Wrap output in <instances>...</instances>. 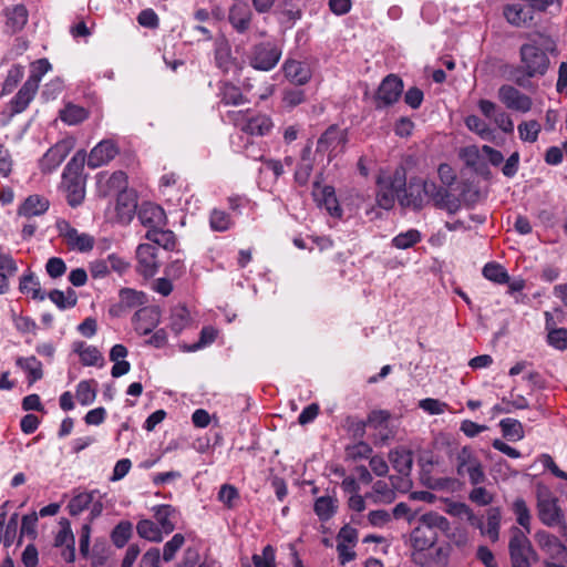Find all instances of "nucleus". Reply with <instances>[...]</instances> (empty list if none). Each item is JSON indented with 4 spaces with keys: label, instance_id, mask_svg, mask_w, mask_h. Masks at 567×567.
Here are the masks:
<instances>
[{
    "label": "nucleus",
    "instance_id": "nucleus-1",
    "mask_svg": "<svg viewBox=\"0 0 567 567\" xmlns=\"http://www.w3.org/2000/svg\"><path fill=\"white\" fill-rule=\"evenodd\" d=\"M557 53L556 42L548 35L537 34L519 48V64L515 82L525 86V80L538 79L546 75L550 69V55Z\"/></svg>",
    "mask_w": 567,
    "mask_h": 567
},
{
    "label": "nucleus",
    "instance_id": "nucleus-2",
    "mask_svg": "<svg viewBox=\"0 0 567 567\" xmlns=\"http://www.w3.org/2000/svg\"><path fill=\"white\" fill-rule=\"evenodd\" d=\"M439 535L429 527H415L410 534L411 560L420 567H447L450 545H437Z\"/></svg>",
    "mask_w": 567,
    "mask_h": 567
},
{
    "label": "nucleus",
    "instance_id": "nucleus-3",
    "mask_svg": "<svg viewBox=\"0 0 567 567\" xmlns=\"http://www.w3.org/2000/svg\"><path fill=\"white\" fill-rule=\"evenodd\" d=\"M86 154L79 151L64 167L61 187L71 207L80 206L85 198V176L83 168Z\"/></svg>",
    "mask_w": 567,
    "mask_h": 567
},
{
    "label": "nucleus",
    "instance_id": "nucleus-4",
    "mask_svg": "<svg viewBox=\"0 0 567 567\" xmlns=\"http://www.w3.org/2000/svg\"><path fill=\"white\" fill-rule=\"evenodd\" d=\"M405 186L406 174L403 167H398L393 172L381 171L377 178V204L383 209H391Z\"/></svg>",
    "mask_w": 567,
    "mask_h": 567
},
{
    "label": "nucleus",
    "instance_id": "nucleus-5",
    "mask_svg": "<svg viewBox=\"0 0 567 567\" xmlns=\"http://www.w3.org/2000/svg\"><path fill=\"white\" fill-rule=\"evenodd\" d=\"M512 567H530L538 560V555L527 535L518 527L512 528L508 544Z\"/></svg>",
    "mask_w": 567,
    "mask_h": 567
},
{
    "label": "nucleus",
    "instance_id": "nucleus-6",
    "mask_svg": "<svg viewBox=\"0 0 567 567\" xmlns=\"http://www.w3.org/2000/svg\"><path fill=\"white\" fill-rule=\"evenodd\" d=\"M55 228L68 248L73 251L87 252L94 247L95 239L87 233H80L65 219H58Z\"/></svg>",
    "mask_w": 567,
    "mask_h": 567
},
{
    "label": "nucleus",
    "instance_id": "nucleus-7",
    "mask_svg": "<svg viewBox=\"0 0 567 567\" xmlns=\"http://www.w3.org/2000/svg\"><path fill=\"white\" fill-rule=\"evenodd\" d=\"M456 471L460 476H468L471 484L484 483L483 465L470 446H463L456 455Z\"/></svg>",
    "mask_w": 567,
    "mask_h": 567
},
{
    "label": "nucleus",
    "instance_id": "nucleus-8",
    "mask_svg": "<svg viewBox=\"0 0 567 567\" xmlns=\"http://www.w3.org/2000/svg\"><path fill=\"white\" fill-rule=\"evenodd\" d=\"M227 117L236 126H240V130L244 133H247L249 135H255V136L267 135L274 126L271 118L264 114L251 116V117L247 118L246 121H244V117H245L244 114L228 112Z\"/></svg>",
    "mask_w": 567,
    "mask_h": 567
},
{
    "label": "nucleus",
    "instance_id": "nucleus-9",
    "mask_svg": "<svg viewBox=\"0 0 567 567\" xmlns=\"http://www.w3.org/2000/svg\"><path fill=\"white\" fill-rule=\"evenodd\" d=\"M422 184L425 199H431L435 207L445 209L450 214H454L460 209V200L454 198L446 188L439 186L433 181L422 179Z\"/></svg>",
    "mask_w": 567,
    "mask_h": 567
},
{
    "label": "nucleus",
    "instance_id": "nucleus-10",
    "mask_svg": "<svg viewBox=\"0 0 567 567\" xmlns=\"http://www.w3.org/2000/svg\"><path fill=\"white\" fill-rule=\"evenodd\" d=\"M497 97L506 109L514 112L528 113L533 109L532 97L509 84L498 89Z\"/></svg>",
    "mask_w": 567,
    "mask_h": 567
},
{
    "label": "nucleus",
    "instance_id": "nucleus-11",
    "mask_svg": "<svg viewBox=\"0 0 567 567\" xmlns=\"http://www.w3.org/2000/svg\"><path fill=\"white\" fill-rule=\"evenodd\" d=\"M281 50L270 42L260 43L254 47L250 64L254 69L260 71H269L279 62Z\"/></svg>",
    "mask_w": 567,
    "mask_h": 567
},
{
    "label": "nucleus",
    "instance_id": "nucleus-12",
    "mask_svg": "<svg viewBox=\"0 0 567 567\" xmlns=\"http://www.w3.org/2000/svg\"><path fill=\"white\" fill-rule=\"evenodd\" d=\"M402 91L403 82L399 76L394 74L385 76L379 85L375 94L377 109L386 107L398 102Z\"/></svg>",
    "mask_w": 567,
    "mask_h": 567
},
{
    "label": "nucleus",
    "instance_id": "nucleus-13",
    "mask_svg": "<svg viewBox=\"0 0 567 567\" xmlns=\"http://www.w3.org/2000/svg\"><path fill=\"white\" fill-rule=\"evenodd\" d=\"M535 540L540 550L550 559L549 561H567V547L557 536L546 530H538L535 534Z\"/></svg>",
    "mask_w": 567,
    "mask_h": 567
},
{
    "label": "nucleus",
    "instance_id": "nucleus-14",
    "mask_svg": "<svg viewBox=\"0 0 567 567\" xmlns=\"http://www.w3.org/2000/svg\"><path fill=\"white\" fill-rule=\"evenodd\" d=\"M73 143L70 140H62L50 147L40 159V169L43 173H51L56 169L60 164L65 159L71 150Z\"/></svg>",
    "mask_w": 567,
    "mask_h": 567
},
{
    "label": "nucleus",
    "instance_id": "nucleus-15",
    "mask_svg": "<svg viewBox=\"0 0 567 567\" xmlns=\"http://www.w3.org/2000/svg\"><path fill=\"white\" fill-rule=\"evenodd\" d=\"M157 249L151 244H140L136 249L137 272L145 278L155 276L159 268Z\"/></svg>",
    "mask_w": 567,
    "mask_h": 567
},
{
    "label": "nucleus",
    "instance_id": "nucleus-16",
    "mask_svg": "<svg viewBox=\"0 0 567 567\" xmlns=\"http://www.w3.org/2000/svg\"><path fill=\"white\" fill-rule=\"evenodd\" d=\"M346 142V132L339 128L337 125H331L319 137L317 143V152L328 153L329 161H331L332 155L336 154L339 148L342 150Z\"/></svg>",
    "mask_w": 567,
    "mask_h": 567
},
{
    "label": "nucleus",
    "instance_id": "nucleus-17",
    "mask_svg": "<svg viewBox=\"0 0 567 567\" xmlns=\"http://www.w3.org/2000/svg\"><path fill=\"white\" fill-rule=\"evenodd\" d=\"M538 517L540 522L549 527L557 526L563 520V514L557 505V499L550 493L538 495Z\"/></svg>",
    "mask_w": 567,
    "mask_h": 567
},
{
    "label": "nucleus",
    "instance_id": "nucleus-18",
    "mask_svg": "<svg viewBox=\"0 0 567 567\" xmlns=\"http://www.w3.org/2000/svg\"><path fill=\"white\" fill-rule=\"evenodd\" d=\"M312 196L319 207L324 208L331 216L340 217L342 210L339 206L334 188L329 185L313 183Z\"/></svg>",
    "mask_w": 567,
    "mask_h": 567
},
{
    "label": "nucleus",
    "instance_id": "nucleus-19",
    "mask_svg": "<svg viewBox=\"0 0 567 567\" xmlns=\"http://www.w3.org/2000/svg\"><path fill=\"white\" fill-rule=\"evenodd\" d=\"M118 146L112 140H102L87 155V166L97 168L110 163L117 154Z\"/></svg>",
    "mask_w": 567,
    "mask_h": 567
},
{
    "label": "nucleus",
    "instance_id": "nucleus-20",
    "mask_svg": "<svg viewBox=\"0 0 567 567\" xmlns=\"http://www.w3.org/2000/svg\"><path fill=\"white\" fill-rule=\"evenodd\" d=\"M29 12L23 4H13L3 10V31L9 34L20 32L27 24Z\"/></svg>",
    "mask_w": 567,
    "mask_h": 567
},
{
    "label": "nucleus",
    "instance_id": "nucleus-21",
    "mask_svg": "<svg viewBox=\"0 0 567 567\" xmlns=\"http://www.w3.org/2000/svg\"><path fill=\"white\" fill-rule=\"evenodd\" d=\"M161 313L157 307H143L133 317V326L140 334H148L159 323Z\"/></svg>",
    "mask_w": 567,
    "mask_h": 567
},
{
    "label": "nucleus",
    "instance_id": "nucleus-22",
    "mask_svg": "<svg viewBox=\"0 0 567 567\" xmlns=\"http://www.w3.org/2000/svg\"><path fill=\"white\" fill-rule=\"evenodd\" d=\"M138 219L148 229H158L167 225L165 210L154 203H145L141 206Z\"/></svg>",
    "mask_w": 567,
    "mask_h": 567
},
{
    "label": "nucleus",
    "instance_id": "nucleus-23",
    "mask_svg": "<svg viewBox=\"0 0 567 567\" xmlns=\"http://www.w3.org/2000/svg\"><path fill=\"white\" fill-rule=\"evenodd\" d=\"M74 544L75 540L70 522L68 519H62L60 522V530L54 537V546L63 547L61 555L66 563H73L75 559Z\"/></svg>",
    "mask_w": 567,
    "mask_h": 567
},
{
    "label": "nucleus",
    "instance_id": "nucleus-24",
    "mask_svg": "<svg viewBox=\"0 0 567 567\" xmlns=\"http://www.w3.org/2000/svg\"><path fill=\"white\" fill-rule=\"evenodd\" d=\"M145 301L146 296L144 292L131 288L121 289L118 293V303L111 307L110 313L113 316H121L128 309L144 305Z\"/></svg>",
    "mask_w": 567,
    "mask_h": 567
},
{
    "label": "nucleus",
    "instance_id": "nucleus-25",
    "mask_svg": "<svg viewBox=\"0 0 567 567\" xmlns=\"http://www.w3.org/2000/svg\"><path fill=\"white\" fill-rule=\"evenodd\" d=\"M449 543L442 545H450L451 551L456 549L461 554H467L473 547L474 536L465 526H456L445 532Z\"/></svg>",
    "mask_w": 567,
    "mask_h": 567
},
{
    "label": "nucleus",
    "instance_id": "nucleus-26",
    "mask_svg": "<svg viewBox=\"0 0 567 567\" xmlns=\"http://www.w3.org/2000/svg\"><path fill=\"white\" fill-rule=\"evenodd\" d=\"M152 512L164 535L174 532L178 518V511L174 506L168 504L155 505L152 507Z\"/></svg>",
    "mask_w": 567,
    "mask_h": 567
},
{
    "label": "nucleus",
    "instance_id": "nucleus-27",
    "mask_svg": "<svg viewBox=\"0 0 567 567\" xmlns=\"http://www.w3.org/2000/svg\"><path fill=\"white\" fill-rule=\"evenodd\" d=\"M403 190L404 194L399 198L401 206L411 207L414 210H420L425 206L422 179L411 181L408 188L405 187Z\"/></svg>",
    "mask_w": 567,
    "mask_h": 567
},
{
    "label": "nucleus",
    "instance_id": "nucleus-28",
    "mask_svg": "<svg viewBox=\"0 0 567 567\" xmlns=\"http://www.w3.org/2000/svg\"><path fill=\"white\" fill-rule=\"evenodd\" d=\"M282 70L286 79L295 85H305L312 75L310 68L306 63L296 60H287L282 65Z\"/></svg>",
    "mask_w": 567,
    "mask_h": 567
},
{
    "label": "nucleus",
    "instance_id": "nucleus-29",
    "mask_svg": "<svg viewBox=\"0 0 567 567\" xmlns=\"http://www.w3.org/2000/svg\"><path fill=\"white\" fill-rule=\"evenodd\" d=\"M73 352L80 357V361L85 367H103L104 358L101 351L83 341H75L72 344Z\"/></svg>",
    "mask_w": 567,
    "mask_h": 567
},
{
    "label": "nucleus",
    "instance_id": "nucleus-30",
    "mask_svg": "<svg viewBox=\"0 0 567 567\" xmlns=\"http://www.w3.org/2000/svg\"><path fill=\"white\" fill-rule=\"evenodd\" d=\"M251 17L252 12L245 3H236L229 9V22L239 33H244L249 29Z\"/></svg>",
    "mask_w": 567,
    "mask_h": 567
},
{
    "label": "nucleus",
    "instance_id": "nucleus-31",
    "mask_svg": "<svg viewBox=\"0 0 567 567\" xmlns=\"http://www.w3.org/2000/svg\"><path fill=\"white\" fill-rule=\"evenodd\" d=\"M50 203L39 195H31L21 204L18 214L24 217L39 216L49 209Z\"/></svg>",
    "mask_w": 567,
    "mask_h": 567
},
{
    "label": "nucleus",
    "instance_id": "nucleus-32",
    "mask_svg": "<svg viewBox=\"0 0 567 567\" xmlns=\"http://www.w3.org/2000/svg\"><path fill=\"white\" fill-rule=\"evenodd\" d=\"M38 89L33 81H25L11 101L12 111L14 113L23 112L33 100Z\"/></svg>",
    "mask_w": 567,
    "mask_h": 567
},
{
    "label": "nucleus",
    "instance_id": "nucleus-33",
    "mask_svg": "<svg viewBox=\"0 0 567 567\" xmlns=\"http://www.w3.org/2000/svg\"><path fill=\"white\" fill-rule=\"evenodd\" d=\"M390 462L395 471L402 475H409L413 465L412 452L404 449L398 447L390 452Z\"/></svg>",
    "mask_w": 567,
    "mask_h": 567
},
{
    "label": "nucleus",
    "instance_id": "nucleus-34",
    "mask_svg": "<svg viewBox=\"0 0 567 567\" xmlns=\"http://www.w3.org/2000/svg\"><path fill=\"white\" fill-rule=\"evenodd\" d=\"M476 525L480 528L482 535L487 536L493 543L497 542L499 538V527H501L499 509L498 508L488 509L486 525L484 526L480 519H477Z\"/></svg>",
    "mask_w": 567,
    "mask_h": 567
},
{
    "label": "nucleus",
    "instance_id": "nucleus-35",
    "mask_svg": "<svg viewBox=\"0 0 567 567\" xmlns=\"http://www.w3.org/2000/svg\"><path fill=\"white\" fill-rule=\"evenodd\" d=\"M19 290L24 295H30L34 300H44L45 293L41 289L38 277L29 271L22 275L19 282Z\"/></svg>",
    "mask_w": 567,
    "mask_h": 567
},
{
    "label": "nucleus",
    "instance_id": "nucleus-36",
    "mask_svg": "<svg viewBox=\"0 0 567 567\" xmlns=\"http://www.w3.org/2000/svg\"><path fill=\"white\" fill-rule=\"evenodd\" d=\"M220 102L224 105H243L248 102V99L243 94L240 89L229 82H224L219 86Z\"/></svg>",
    "mask_w": 567,
    "mask_h": 567
},
{
    "label": "nucleus",
    "instance_id": "nucleus-37",
    "mask_svg": "<svg viewBox=\"0 0 567 567\" xmlns=\"http://www.w3.org/2000/svg\"><path fill=\"white\" fill-rule=\"evenodd\" d=\"M16 364L28 374V382L32 384L43 377L42 363L34 355L19 357Z\"/></svg>",
    "mask_w": 567,
    "mask_h": 567
},
{
    "label": "nucleus",
    "instance_id": "nucleus-38",
    "mask_svg": "<svg viewBox=\"0 0 567 567\" xmlns=\"http://www.w3.org/2000/svg\"><path fill=\"white\" fill-rule=\"evenodd\" d=\"M504 17L514 27L526 25L532 20V14L519 3L507 4L504 8Z\"/></svg>",
    "mask_w": 567,
    "mask_h": 567
},
{
    "label": "nucleus",
    "instance_id": "nucleus-39",
    "mask_svg": "<svg viewBox=\"0 0 567 567\" xmlns=\"http://www.w3.org/2000/svg\"><path fill=\"white\" fill-rule=\"evenodd\" d=\"M338 499L332 496H320L316 499L313 511L321 522H327L337 513Z\"/></svg>",
    "mask_w": 567,
    "mask_h": 567
},
{
    "label": "nucleus",
    "instance_id": "nucleus-40",
    "mask_svg": "<svg viewBox=\"0 0 567 567\" xmlns=\"http://www.w3.org/2000/svg\"><path fill=\"white\" fill-rule=\"evenodd\" d=\"M145 238L166 250H173L176 247V237L171 230L148 229Z\"/></svg>",
    "mask_w": 567,
    "mask_h": 567
},
{
    "label": "nucleus",
    "instance_id": "nucleus-41",
    "mask_svg": "<svg viewBox=\"0 0 567 567\" xmlns=\"http://www.w3.org/2000/svg\"><path fill=\"white\" fill-rule=\"evenodd\" d=\"M97 382L93 379L82 380L75 389V398L80 404L86 406L92 404L96 398Z\"/></svg>",
    "mask_w": 567,
    "mask_h": 567
},
{
    "label": "nucleus",
    "instance_id": "nucleus-42",
    "mask_svg": "<svg viewBox=\"0 0 567 567\" xmlns=\"http://www.w3.org/2000/svg\"><path fill=\"white\" fill-rule=\"evenodd\" d=\"M136 532L140 537L153 543H161L164 538L162 529L151 519H141L136 525Z\"/></svg>",
    "mask_w": 567,
    "mask_h": 567
},
{
    "label": "nucleus",
    "instance_id": "nucleus-43",
    "mask_svg": "<svg viewBox=\"0 0 567 567\" xmlns=\"http://www.w3.org/2000/svg\"><path fill=\"white\" fill-rule=\"evenodd\" d=\"M95 496H97V491L81 492L74 495L68 505L70 515L76 516L87 509Z\"/></svg>",
    "mask_w": 567,
    "mask_h": 567
},
{
    "label": "nucleus",
    "instance_id": "nucleus-44",
    "mask_svg": "<svg viewBox=\"0 0 567 567\" xmlns=\"http://www.w3.org/2000/svg\"><path fill=\"white\" fill-rule=\"evenodd\" d=\"M48 297L60 310L73 308L78 301L76 293L71 288L66 291L54 289L49 292Z\"/></svg>",
    "mask_w": 567,
    "mask_h": 567
},
{
    "label": "nucleus",
    "instance_id": "nucleus-45",
    "mask_svg": "<svg viewBox=\"0 0 567 567\" xmlns=\"http://www.w3.org/2000/svg\"><path fill=\"white\" fill-rule=\"evenodd\" d=\"M465 125L470 131L476 133L482 140L489 142L494 140V131L477 115H468L465 118Z\"/></svg>",
    "mask_w": 567,
    "mask_h": 567
},
{
    "label": "nucleus",
    "instance_id": "nucleus-46",
    "mask_svg": "<svg viewBox=\"0 0 567 567\" xmlns=\"http://www.w3.org/2000/svg\"><path fill=\"white\" fill-rule=\"evenodd\" d=\"M87 116L89 112L84 107L71 103L60 111V118L68 125H76Z\"/></svg>",
    "mask_w": 567,
    "mask_h": 567
},
{
    "label": "nucleus",
    "instance_id": "nucleus-47",
    "mask_svg": "<svg viewBox=\"0 0 567 567\" xmlns=\"http://www.w3.org/2000/svg\"><path fill=\"white\" fill-rule=\"evenodd\" d=\"M542 131V125L536 120L523 121L517 126V132L520 141L525 143H535Z\"/></svg>",
    "mask_w": 567,
    "mask_h": 567
},
{
    "label": "nucleus",
    "instance_id": "nucleus-48",
    "mask_svg": "<svg viewBox=\"0 0 567 567\" xmlns=\"http://www.w3.org/2000/svg\"><path fill=\"white\" fill-rule=\"evenodd\" d=\"M503 436L511 441H519L524 439L525 433L522 423L516 419H503L499 422Z\"/></svg>",
    "mask_w": 567,
    "mask_h": 567
},
{
    "label": "nucleus",
    "instance_id": "nucleus-49",
    "mask_svg": "<svg viewBox=\"0 0 567 567\" xmlns=\"http://www.w3.org/2000/svg\"><path fill=\"white\" fill-rule=\"evenodd\" d=\"M310 154H311V147L306 146L301 154V162L298 165L296 173H295V179L300 185H305L308 182L310 174L312 172V163L310 159Z\"/></svg>",
    "mask_w": 567,
    "mask_h": 567
},
{
    "label": "nucleus",
    "instance_id": "nucleus-50",
    "mask_svg": "<svg viewBox=\"0 0 567 567\" xmlns=\"http://www.w3.org/2000/svg\"><path fill=\"white\" fill-rule=\"evenodd\" d=\"M422 239L421 233L416 229H409L392 238V246L398 249H408L419 244Z\"/></svg>",
    "mask_w": 567,
    "mask_h": 567
},
{
    "label": "nucleus",
    "instance_id": "nucleus-51",
    "mask_svg": "<svg viewBox=\"0 0 567 567\" xmlns=\"http://www.w3.org/2000/svg\"><path fill=\"white\" fill-rule=\"evenodd\" d=\"M106 188L103 190V195H112L117 194L126 189L127 187V176L124 172L117 171L111 174L106 178Z\"/></svg>",
    "mask_w": 567,
    "mask_h": 567
},
{
    "label": "nucleus",
    "instance_id": "nucleus-52",
    "mask_svg": "<svg viewBox=\"0 0 567 567\" xmlns=\"http://www.w3.org/2000/svg\"><path fill=\"white\" fill-rule=\"evenodd\" d=\"M483 276L495 284H507L509 276L505 268L496 262H488L483 268Z\"/></svg>",
    "mask_w": 567,
    "mask_h": 567
},
{
    "label": "nucleus",
    "instance_id": "nucleus-53",
    "mask_svg": "<svg viewBox=\"0 0 567 567\" xmlns=\"http://www.w3.org/2000/svg\"><path fill=\"white\" fill-rule=\"evenodd\" d=\"M133 526L130 522L123 520L118 523L111 534V539L117 548H122L128 542L132 535Z\"/></svg>",
    "mask_w": 567,
    "mask_h": 567
},
{
    "label": "nucleus",
    "instance_id": "nucleus-54",
    "mask_svg": "<svg viewBox=\"0 0 567 567\" xmlns=\"http://www.w3.org/2000/svg\"><path fill=\"white\" fill-rule=\"evenodd\" d=\"M421 523L422 525H420L419 527H429L433 530L434 528H437L444 533L450 530V522L447 520V518L435 512L422 515Z\"/></svg>",
    "mask_w": 567,
    "mask_h": 567
},
{
    "label": "nucleus",
    "instance_id": "nucleus-55",
    "mask_svg": "<svg viewBox=\"0 0 567 567\" xmlns=\"http://www.w3.org/2000/svg\"><path fill=\"white\" fill-rule=\"evenodd\" d=\"M209 225L215 231H226L233 226V220L226 212L213 209L209 217Z\"/></svg>",
    "mask_w": 567,
    "mask_h": 567
},
{
    "label": "nucleus",
    "instance_id": "nucleus-56",
    "mask_svg": "<svg viewBox=\"0 0 567 567\" xmlns=\"http://www.w3.org/2000/svg\"><path fill=\"white\" fill-rule=\"evenodd\" d=\"M218 501L227 508L231 509L236 507L239 502V492L234 485L224 484L218 492Z\"/></svg>",
    "mask_w": 567,
    "mask_h": 567
},
{
    "label": "nucleus",
    "instance_id": "nucleus-57",
    "mask_svg": "<svg viewBox=\"0 0 567 567\" xmlns=\"http://www.w3.org/2000/svg\"><path fill=\"white\" fill-rule=\"evenodd\" d=\"M513 509L517 518V523L524 527L525 534L530 533V513L524 499L518 498L513 504Z\"/></svg>",
    "mask_w": 567,
    "mask_h": 567
},
{
    "label": "nucleus",
    "instance_id": "nucleus-58",
    "mask_svg": "<svg viewBox=\"0 0 567 567\" xmlns=\"http://www.w3.org/2000/svg\"><path fill=\"white\" fill-rule=\"evenodd\" d=\"M51 69L52 66L48 59H39L31 63V71L27 81H33V84H37L39 87L43 75H45Z\"/></svg>",
    "mask_w": 567,
    "mask_h": 567
},
{
    "label": "nucleus",
    "instance_id": "nucleus-59",
    "mask_svg": "<svg viewBox=\"0 0 567 567\" xmlns=\"http://www.w3.org/2000/svg\"><path fill=\"white\" fill-rule=\"evenodd\" d=\"M23 74H24L23 66L18 65V64L13 65L9 70L8 75L3 82L2 93L3 94L11 93L14 90V87L17 86V84L23 78Z\"/></svg>",
    "mask_w": 567,
    "mask_h": 567
},
{
    "label": "nucleus",
    "instance_id": "nucleus-60",
    "mask_svg": "<svg viewBox=\"0 0 567 567\" xmlns=\"http://www.w3.org/2000/svg\"><path fill=\"white\" fill-rule=\"evenodd\" d=\"M275 549L271 545L264 547L261 554H255L252 556V563L255 567H277L275 561Z\"/></svg>",
    "mask_w": 567,
    "mask_h": 567
},
{
    "label": "nucleus",
    "instance_id": "nucleus-61",
    "mask_svg": "<svg viewBox=\"0 0 567 567\" xmlns=\"http://www.w3.org/2000/svg\"><path fill=\"white\" fill-rule=\"evenodd\" d=\"M185 543L184 535L177 533L175 534L165 545L163 548V559L165 561H171L176 553L182 548V546Z\"/></svg>",
    "mask_w": 567,
    "mask_h": 567
},
{
    "label": "nucleus",
    "instance_id": "nucleus-62",
    "mask_svg": "<svg viewBox=\"0 0 567 567\" xmlns=\"http://www.w3.org/2000/svg\"><path fill=\"white\" fill-rule=\"evenodd\" d=\"M547 342L550 347L557 350L563 351L567 349V329L556 328L547 332Z\"/></svg>",
    "mask_w": 567,
    "mask_h": 567
},
{
    "label": "nucleus",
    "instance_id": "nucleus-63",
    "mask_svg": "<svg viewBox=\"0 0 567 567\" xmlns=\"http://www.w3.org/2000/svg\"><path fill=\"white\" fill-rule=\"evenodd\" d=\"M18 528V514H13L8 523L3 524L2 538L0 543H2L6 547H10L16 538Z\"/></svg>",
    "mask_w": 567,
    "mask_h": 567
},
{
    "label": "nucleus",
    "instance_id": "nucleus-64",
    "mask_svg": "<svg viewBox=\"0 0 567 567\" xmlns=\"http://www.w3.org/2000/svg\"><path fill=\"white\" fill-rule=\"evenodd\" d=\"M217 337V330L213 327H204L200 331V337L198 342L189 346L186 351L194 352L197 351L215 341Z\"/></svg>",
    "mask_w": 567,
    "mask_h": 567
}]
</instances>
